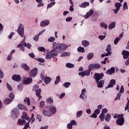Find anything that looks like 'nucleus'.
<instances>
[{
  "mask_svg": "<svg viewBox=\"0 0 129 129\" xmlns=\"http://www.w3.org/2000/svg\"><path fill=\"white\" fill-rule=\"evenodd\" d=\"M68 46L63 43H57L56 42L52 43V49L46 54V59H52L54 57L58 56V53H62L65 49H67Z\"/></svg>",
  "mask_w": 129,
  "mask_h": 129,
  "instance_id": "1",
  "label": "nucleus"
},
{
  "mask_svg": "<svg viewBox=\"0 0 129 129\" xmlns=\"http://www.w3.org/2000/svg\"><path fill=\"white\" fill-rule=\"evenodd\" d=\"M56 112V107L52 106L48 107L47 106L44 108L42 113L45 116L50 117L52 116V114H54Z\"/></svg>",
  "mask_w": 129,
  "mask_h": 129,
  "instance_id": "2",
  "label": "nucleus"
},
{
  "mask_svg": "<svg viewBox=\"0 0 129 129\" xmlns=\"http://www.w3.org/2000/svg\"><path fill=\"white\" fill-rule=\"evenodd\" d=\"M101 67V66L99 63H91L88 66V71L89 73L91 72L92 70H96V69H99Z\"/></svg>",
  "mask_w": 129,
  "mask_h": 129,
  "instance_id": "3",
  "label": "nucleus"
},
{
  "mask_svg": "<svg viewBox=\"0 0 129 129\" xmlns=\"http://www.w3.org/2000/svg\"><path fill=\"white\" fill-rule=\"evenodd\" d=\"M17 32L19 35L21 36V37H24V35L25 34V28H24V26L22 23H20L19 24V26L18 27Z\"/></svg>",
  "mask_w": 129,
  "mask_h": 129,
  "instance_id": "4",
  "label": "nucleus"
},
{
  "mask_svg": "<svg viewBox=\"0 0 129 129\" xmlns=\"http://www.w3.org/2000/svg\"><path fill=\"white\" fill-rule=\"evenodd\" d=\"M104 76V74L103 73H95L94 75V78L96 82H99V80H101L102 78Z\"/></svg>",
  "mask_w": 129,
  "mask_h": 129,
  "instance_id": "5",
  "label": "nucleus"
},
{
  "mask_svg": "<svg viewBox=\"0 0 129 129\" xmlns=\"http://www.w3.org/2000/svg\"><path fill=\"white\" fill-rule=\"evenodd\" d=\"M19 114L20 113L19 112V109H18L17 108L13 109L12 111L11 115L12 117L14 118H18Z\"/></svg>",
  "mask_w": 129,
  "mask_h": 129,
  "instance_id": "6",
  "label": "nucleus"
},
{
  "mask_svg": "<svg viewBox=\"0 0 129 129\" xmlns=\"http://www.w3.org/2000/svg\"><path fill=\"white\" fill-rule=\"evenodd\" d=\"M79 75L80 76H82V77H84V76H89V75H90V73L88 70H87L83 72L79 73Z\"/></svg>",
  "mask_w": 129,
  "mask_h": 129,
  "instance_id": "7",
  "label": "nucleus"
},
{
  "mask_svg": "<svg viewBox=\"0 0 129 129\" xmlns=\"http://www.w3.org/2000/svg\"><path fill=\"white\" fill-rule=\"evenodd\" d=\"M116 122L117 125H123V123H124V118L123 117H121V118H118Z\"/></svg>",
  "mask_w": 129,
  "mask_h": 129,
  "instance_id": "8",
  "label": "nucleus"
},
{
  "mask_svg": "<svg viewBox=\"0 0 129 129\" xmlns=\"http://www.w3.org/2000/svg\"><path fill=\"white\" fill-rule=\"evenodd\" d=\"M38 71V69H33L29 72V76L30 77H35L37 75V72Z\"/></svg>",
  "mask_w": 129,
  "mask_h": 129,
  "instance_id": "9",
  "label": "nucleus"
},
{
  "mask_svg": "<svg viewBox=\"0 0 129 129\" xmlns=\"http://www.w3.org/2000/svg\"><path fill=\"white\" fill-rule=\"evenodd\" d=\"M50 24V21L49 20H44L40 22V27H46Z\"/></svg>",
  "mask_w": 129,
  "mask_h": 129,
  "instance_id": "10",
  "label": "nucleus"
},
{
  "mask_svg": "<svg viewBox=\"0 0 129 129\" xmlns=\"http://www.w3.org/2000/svg\"><path fill=\"white\" fill-rule=\"evenodd\" d=\"M111 50V45L110 44H108L106 51V52H107L106 53V56H110V55H111V51H110Z\"/></svg>",
  "mask_w": 129,
  "mask_h": 129,
  "instance_id": "11",
  "label": "nucleus"
},
{
  "mask_svg": "<svg viewBox=\"0 0 129 129\" xmlns=\"http://www.w3.org/2000/svg\"><path fill=\"white\" fill-rule=\"evenodd\" d=\"M116 83L115 80L112 79L110 81V83L108 86L105 88L106 89H107V88H111L113 87V85H114Z\"/></svg>",
  "mask_w": 129,
  "mask_h": 129,
  "instance_id": "12",
  "label": "nucleus"
},
{
  "mask_svg": "<svg viewBox=\"0 0 129 129\" xmlns=\"http://www.w3.org/2000/svg\"><path fill=\"white\" fill-rule=\"evenodd\" d=\"M42 92V90L40 88H39L38 90H36L35 93L36 95L38 97V100L42 99V96H41V93Z\"/></svg>",
  "mask_w": 129,
  "mask_h": 129,
  "instance_id": "13",
  "label": "nucleus"
},
{
  "mask_svg": "<svg viewBox=\"0 0 129 129\" xmlns=\"http://www.w3.org/2000/svg\"><path fill=\"white\" fill-rule=\"evenodd\" d=\"M122 37H123V32H122L119 36V37L116 38L114 41V45H117V43H118V42H119V40H120V39H121V38H122Z\"/></svg>",
  "mask_w": 129,
  "mask_h": 129,
  "instance_id": "14",
  "label": "nucleus"
},
{
  "mask_svg": "<svg viewBox=\"0 0 129 129\" xmlns=\"http://www.w3.org/2000/svg\"><path fill=\"white\" fill-rule=\"evenodd\" d=\"M12 79L14 80V81L20 82V81H21V76L19 75H14L12 76Z\"/></svg>",
  "mask_w": 129,
  "mask_h": 129,
  "instance_id": "15",
  "label": "nucleus"
},
{
  "mask_svg": "<svg viewBox=\"0 0 129 129\" xmlns=\"http://www.w3.org/2000/svg\"><path fill=\"white\" fill-rule=\"evenodd\" d=\"M94 14V11H93L92 9H90V11L86 13V14L85 16V18L86 19H88L89 17H91V16H92Z\"/></svg>",
  "mask_w": 129,
  "mask_h": 129,
  "instance_id": "16",
  "label": "nucleus"
},
{
  "mask_svg": "<svg viewBox=\"0 0 129 129\" xmlns=\"http://www.w3.org/2000/svg\"><path fill=\"white\" fill-rule=\"evenodd\" d=\"M114 72H115V69H114L113 67L111 68V69L106 71V73L108 75H111V74L114 73Z\"/></svg>",
  "mask_w": 129,
  "mask_h": 129,
  "instance_id": "17",
  "label": "nucleus"
},
{
  "mask_svg": "<svg viewBox=\"0 0 129 129\" xmlns=\"http://www.w3.org/2000/svg\"><path fill=\"white\" fill-rule=\"evenodd\" d=\"M33 81V79H32V78H28L27 79H25L23 81V84H25V85H28V84H30V83H32V82Z\"/></svg>",
  "mask_w": 129,
  "mask_h": 129,
  "instance_id": "18",
  "label": "nucleus"
},
{
  "mask_svg": "<svg viewBox=\"0 0 129 129\" xmlns=\"http://www.w3.org/2000/svg\"><path fill=\"white\" fill-rule=\"evenodd\" d=\"M122 55H123V59H127V58L129 57L128 51L123 50L122 51Z\"/></svg>",
  "mask_w": 129,
  "mask_h": 129,
  "instance_id": "19",
  "label": "nucleus"
},
{
  "mask_svg": "<svg viewBox=\"0 0 129 129\" xmlns=\"http://www.w3.org/2000/svg\"><path fill=\"white\" fill-rule=\"evenodd\" d=\"M120 3L117 2L115 4V8L118 9V10H120V7H121V3L123 2V0H118Z\"/></svg>",
  "mask_w": 129,
  "mask_h": 129,
  "instance_id": "20",
  "label": "nucleus"
},
{
  "mask_svg": "<svg viewBox=\"0 0 129 129\" xmlns=\"http://www.w3.org/2000/svg\"><path fill=\"white\" fill-rule=\"evenodd\" d=\"M21 68L22 69H24L25 71H29L30 70V67H29L26 63H22L21 64Z\"/></svg>",
  "mask_w": 129,
  "mask_h": 129,
  "instance_id": "21",
  "label": "nucleus"
},
{
  "mask_svg": "<svg viewBox=\"0 0 129 129\" xmlns=\"http://www.w3.org/2000/svg\"><path fill=\"white\" fill-rule=\"evenodd\" d=\"M89 6V2H84L82 3L81 4L79 5L80 8H85L87 7H88Z\"/></svg>",
  "mask_w": 129,
  "mask_h": 129,
  "instance_id": "22",
  "label": "nucleus"
},
{
  "mask_svg": "<svg viewBox=\"0 0 129 129\" xmlns=\"http://www.w3.org/2000/svg\"><path fill=\"white\" fill-rule=\"evenodd\" d=\"M12 102H13V101L9 98H6L4 100V103L6 105L11 104Z\"/></svg>",
  "mask_w": 129,
  "mask_h": 129,
  "instance_id": "23",
  "label": "nucleus"
},
{
  "mask_svg": "<svg viewBox=\"0 0 129 129\" xmlns=\"http://www.w3.org/2000/svg\"><path fill=\"white\" fill-rule=\"evenodd\" d=\"M21 118L24 119H26V120H29V119H30V117L28 116V114L25 112H23V115L21 116Z\"/></svg>",
  "mask_w": 129,
  "mask_h": 129,
  "instance_id": "24",
  "label": "nucleus"
},
{
  "mask_svg": "<svg viewBox=\"0 0 129 129\" xmlns=\"http://www.w3.org/2000/svg\"><path fill=\"white\" fill-rule=\"evenodd\" d=\"M17 106L19 109H21V110H27V107L23 105V104H19Z\"/></svg>",
  "mask_w": 129,
  "mask_h": 129,
  "instance_id": "25",
  "label": "nucleus"
},
{
  "mask_svg": "<svg viewBox=\"0 0 129 129\" xmlns=\"http://www.w3.org/2000/svg\"><path fill=\"white\" fill-rule=\"evenodd\" d=\"M97 87L99 88H102V87H103V85L104 84V81L101 80L100 82H97Z\"/></svg>",
  "mask_w": 129,
  "mask_h": 129,
  "instance_id": "26",
  "label": "nucleus"
},
{
  "mask_svg": "<svg viewBox=\"0 0 129 129\" xmlns=\"http://www.w3.org/2000/svg\"><path fill=\"white\" fill-rule=\"evenodd\" d=\"M42 1L43 0H36V2L38 3L37 6V8H40L41 7H44V3H43Z\"/></svg>",
  "mask_w": 129,
  "mask_h": 129,
  "instance_id": "27",
  "label": "nucleus"
},
{
  "mask_svg": "<svg viewBox=\"0 0 129 129\" xmlns=\"http://www.w3.org/2000/svg\"><path fill=\"white\" fill-rule=\"evenodd\" d=\"M25 123H26V120L22 119H19L18 120V124H19V125H24Z\"/></svg>",
  "mask_w": 129,
  "mask_h": 129,
  "instance_id": "28",
  "label": "nucleus"
},
{
  "mask_svg": "<svg viewBox=\"0 0 129 129\" xmlns=\"http://www.w3.org/2000/svg\"><path fill=\"white\" fill-rule=\"evenodd\" d=\"M111 118V115H110V114L107 113V114H106V117L105 119L107 122H109V120H110Z\"/></svg>",
  "mask_w": 129,
  "mask_h": 129,
  "instance_id": "29",
  "label": "nucleus"
},
{
  "mask_svg": "<svg viewBox=\"0 0 129 129\" xmlns=\"http://www.w3.org/2000/svg\"><path fill=\"white\" fill-rule=\"evenodd\" d=\"M44 80V82L45 83V84H48V83H50V82H51V78H49V77H47L45 78Z\"/></svg>",
  "mask_w": 129,
  "mask_h": 129,
  "instance_id": "30",
  "label": "nucleus"
},
{
  "mask_svg": "<svg viewBox=\"0 0 129 129\" xmlns=\"http://www.w3.org/2000/svg\"><path fill=\"white\" fill-rule=\"evenodd\" d=\"M115 27V22H112L108 26V28L109 30H112L113 28Z\"/></svg>",
  "mask_w": 129,
  "mask_h": 129,
  "instance_id": "31",
  "label": "nucleus"
},
{
  "mask_svg": "<svg viewBox=\"0 0 129 129\" xmlns=\"http://www.w3.org/2000/svg\"><path fill=\"white\" fill-rule=\"evenodd\" d=\"M123 116V114H118L117 113H115L114 114L113 118H120Z\"/></svg>",
  "mask_w": 129,
  "mask_h": 129,
  "instance_id": "32",
  "label": "nucleus"
},
{
  "mask_svg": "<svg viewBox=\"0 0 129 129\" xmlns=\"http://www.w3.org/2000/svg\"><path fill=\"white\" fill-rule=\"evenodd\" d=\"M46 102H47V103H48V104H51V103H53V97L48 98L46 100Z\"/></svg>",
  "mask_w": 129,
  "mask_h": 129,
  "instance_id": "33",
  "label": "nucleus"
},
{
  "mask_svg": "<svg viewBox=\"0 0 129 129\" xmlns=\"http://www.w3.org/2000/svg\"><path fill=\"white\" fill-rule=\"evenodd\" d=\"M82 44L83 45V46H84V47H87V46H89V42L86 40L82 41Z\"/></svg>",
  "mask_w": 129,
  "mask_h": 129,
  "instance_id": "34",
  "label": "nucleus"
},
{
  "mask_svg": "<svg viewBox=\"0 0 129 129\" xmlns=\"http://www.w3.org/2000/svg\"><path fill=\"white\" fill-rule=\"evenodd\" d=\"M61 81V79L60 78V76H57L56 78L55 81H54V84H58Z\"/></svg>",
  "mask_w": 129,
  "mask_h": 129,
  "instance_id": "35",
  "label": "nucleus"
},
{
  "mask_svg": "<svg viewBox=\"0 0 129 129\" xmlns=\"http://www.w3.org/2000/svg\"><path fill=\"white\" fill-rule=\"evenodd\" d=\"M104 117H105V114L103 113H101L99 116L101 121H103V120H104Z\"/></svg>",
  "mask_w": 129,
  "mask_h": 129,
  "instance_id": "36",
  "label": "nucleus"
},
{
  "mask_svg": "<svg viewBox=\"0 0 129 129\" xmlns=\"http://www.w3.org/2000/svg\"><path fill=\"white\" fill-rule=\"evenodd\" d=\"M9 97L10 98V100L13 101L14 99H15V94H14V93H10Z\"/></svg>",
  "mask_w": 129,
  "mask_h": 129,
  "instance_id": "37",
  "label": "nucleus"
},
{
  "mask_svg": "<svg viewBox=\"0 0 129 129\" xmlns=\"http://www.w3.org/2000/svg\"><path fill=\"white\" fill-rule=\"evenodd\" d=\"M77 50H78V52H80L81 53H84V52H85L84 47H79L77 48Z\"/></svg>",
  "mask_w": 129,
  "mask_h": 129,
  "instance_id": "38",
  "label": "nucleus"
},
{
  "mask_svg": "<svg viewBox=\"0 0 129 129\" xmlns=\"http://www.w3.org/2000/svg\"><path fill=\"white\" fill-rule=\"evenodd\" d=\"M66 67L68 68H74V64L71 63H67L66 64Z\"/></svg>",
  "mask_w": 129,
  "mask_h": 129,
  "instance_id": "39",
  "label": "nucleus"
},
{
  "mask_svg": "<svg viewBox=\"0 0 129 129\" xmlns=\"http://www.w3.org/2000/svg\"><path fill=\"white\" fill-rule=\"evenodd\" d=\"M85 91H86V89H83L82 90V93H81V94L80 95V98H82V99H84L83 96H84V95H85V94L84 93V92H85Z\"/></svg>",
  "mask_w": 129,
  "mask_h": 129,
  "instance_id": "40",
  "label": "nucleus"
},
{
  "mask_svg": "<svg viewBox=\"0 0 129 129\" xmlns=\"http://www.w3.org/2000/svg\"><path fill=\"white\" fill-rule=\"evenodd\" d=\"M93 53H89L87 56L88 60H91V59L93 58Z\"/></svg>",
  "mask_w": 129,
  "mask_h": 129,
  "instance_id": "41",
  "label": "nucleus"
},
{
  "mask_svg": "<svg viewBox=\"0 0 129 129\" xmlns=\"http://www.w3.org/2000/svg\"><path fill=\"white\" fill-rule=\"evenodd\" d=\"M24 102H27L28 105H30L31 104V102L30 101V98L28 97H26L24 100Z\"/></svg>",
  "mask_w": 129,
  "mask_h": 129,
  "instance_id": "42",
  "label": "nucleus"
},
{
  "mask_svg": "<svg viewBox=\"0 0 129 129\" xmlns=\"http://www.w3.org/2000/svg\"><path fill=\"white\" fill-rule=\"evenodd\" d=\"M17 47L18 48H20V49L22 51H23V52H24V51H25V47H24V45L21 44H19L18 45Z\"/></svg>",
  "mask_w": 129,
  "mask_h": 129,
  "instance_id": "43",
  "label": "nucleus"
},
{
  "mask_svg": "<svg viewBox=\"0 0 129 129\" xmlns=\"http://www.w3.org/2000/svg\"><path fill=\"white\" fill-rule=\"evenodd\" d=\"M120 96H121V94H120V93H117V96L115 98V101H116V100H120Z\"/></svg>",
  "mask_w": 129,
  "mask_h": 129,
  "instance_id": "44",
  "label": "nucleus"
},
{
  "mask_svg": "<svg viewBox=\"0 0 129 129\" xmlns=\"http://www.w3.org/2000/svg\"><path fill=\"white\" fill-rule=\"evenodd\" d=\"M56 4L55 2H51L49 3L47 6V9H49L50 8H52L53 6H54V5Z\"/></svg>",
  "mask_w": 129,
  "mask_h": 129,
  "instance_id": "45",
  "label": "nucleus"
},
{
  "mask_svg": "<svg viewBox=\"0 0 129 129\" xmlns=\"http://www.w3.org/2000/svg\"><path fill=\"white\" fill-rule=\"evenodd\" d=\"M100 26L101 27V28H104L105 29H107V25H106V24L103 23V22H101L100 23Z\"/></svg>",
  "mask_w": 129,
  "mask_h": 129,
  "instance_id": "46",
  "label": "nucleus"
},
{
  "mask_svg": "<svg viewBox=\"0 0 129 129\" xmlns=\"http://www.w3.org/2000/svg\"><path fill=\"white\" fill-rule=\"evenodd\" d=\"M44 106H45V101H40L39 104V107H40V108H43Z\"/></svg>",
  "mask_w": 129,
  "mask_h": 129,
  "instance_id": "47",
  "label": "nucleus"
},
{
  "mask_svg": "<svg viewBox=\"0 0 129 129\" xmlns=\"http://www.w3.org/2000/svg\"><path fill=\"white\" fill-rule=\"evenodd\" d=\"M83 112L82 111H78L76 114L77 117H80V116H81V115H82Z\"/></svg>",
  "mask_w": 129,
  "mask_h": 129,
  "instance_id": "48",
  "label": "nucleus"
},
{
  "mask_svg": "<svg viewBox=\"0 0 129 129\" xmlns=\"http://www.w3.org/2000/svg\"><path fill=\"white\" fill-rule=\"evenodd\" d=\"M63 85L65 88H68L71 85V84L70 82H65Z\"/></svg>",
  "mask_w": 129,
  "mask_h": 129,
  "instance_id": "49",
  "label": "nucleus"
},
{
  "mask_svg": "<svg viewBox=\"0 0 129 129\" xmlns=\"http://www.w3.org/2000/svg\"><path fill=\"white\" fill-rule=\"evenodd\" d=\"M24 45L25 46V47H27V48H28V49H30V48H31V47H32V45H31V44H30V43L27 44L26 42L24 43Z\"/></svg>",
  "mask_w": 129,
  "mask_h": 129,
  "instance_id": "50",
  "label": "nucleus"
},
{
  "mask_svg": "<svg viewBox=\"0 0 129 129\" xmlns=\"http://www.w3.org/2000/svg\"><path fill=\"white\" fill-rule=\"evenodd\" d=\"M7 87L9 91H13V88H12V86L9 84V83H7Z\"/></svg>",
  "mask_w": 129,
  "mask_h": 129,
  "instance_id": "51",
  "label": "nucleus"
},
{
  "mask_svg": "<svg viewBox=\"0 0 129 129\" xmlns=\"http://www.w3.org/2000/svg\"><path fill=\"white\" fill-rule=\"evenodd\" d=\"M38 50L40 52H45V50H46V49H45V47H38Z\"/></svg>",
  "mask_w": 129,
  "mask_h": 129,
  "instance_id": "52",
  "label": "nucleus"
},
{
  "mask_svg": "<svg viewBox=\"0 0 129 129\" xmlns=\"http://www.w3.org/2000/svg\"><path fill=\"white\" fill-rule=\"evenodd\" d=\"M66 56H70V52H63L61 55V57H65Z\"/></svg>",
  "mask_w": 129,
  "mask_h": 129,
  "instance_id": "53",
  "label": "nucleus"
},
{
  "mask_svg": "<svg viewBox=\"0 0 129 129\" xmlns=\"http://www.w3.org/2000/svg\"><path fill=\"white\" fill-rule=\"evenodd\" d=\"M128 8L127 7V3L126 2H125L123 4V10L124 11V10H127Z\"/></svg>",
  "mask_w": 129,
  "mask_h": 129,
  "instance_id": "54",
  "label": "nucleus"
},
{
  "mask_svg": "<svg viewBox=\"0 0 129 129\" xmlns=\"http://www.w3.org/2000/svg\"><path fill=\"white\" fill-rule=\"evenodd\" d=\"M55 40V37H50L49 38H48V42H54Z\"/></svg>",
  "mask_w": 129,
  "mask_h": 129,
  "instance_id": "55",
  "label": "nucleus"
},
{
  "mask_svg": "<svg viewBox=\"0 0 129 129\" xmlns=\"http://www.w3.org/2000/svg\"><path fill=\"white\" fill-rule=\"evenodd\" d=\"M40 77L42 80H44L45 79V73L44 72H42L40 74Z\"/></svg>",
  "mask_w": 129,
  "mask_h": 129,
  "instance_id": "56",
  "label": "nucleus"
},
{
  "mask_svg": "<svg viewBox=\"0 0 129 129\" xmlns=\"http://www.w3.org/2000/svg\"><path fill=\"white\" fill-rule=\"evenodd\" d=\"M37 119L39 121H41L42 120V115L40 114L37 115Z\"/></svg>",
  "mask_w": 129,
  "mask_h": 129,
  "instance_id": "57",
  "label": "nucleus"
},
{
  "mask_svg": "<svg viewBox=\"0 0 129 129\" xmlns=\"http://www.w3.org/2000/svg\"><path fill=\"white\" fill-rule=\"evenodd\" d=\"M37 61H38V62H40L41 63H44L45 62V59L42 58H37Z\"/></svg>",
  "mask_w": 129,
  "mask_h": 129,
  "instance_id": "58",
  "label": "nucleus"
},
{
  "mask_svg": "<svg viewBox=\"0 0 129 129\" xmlns=\"http://www.w3.org/2000/svg\"><path fill=\"white\" fill-rule=\"evenodd\" d=\"M29 57H30V58H35V54H34V52H31L30 53L28 54Z\"/></svg>",
  "mask_w": 129,
  "mask_h": 129,
  "instance_id": "59",
  "label": "nucleus"
},
{
  "mask_svg": "<svg viewBox=\"0 0 129 129\" xmlns=\"http://www.w3.org/2000/svg\"><path fill=\"white\" fill-rule=\"evenodd\" d=\"M124 92V89L123 88V86H121L119 91V92H120L119 93H123Z\"/></svg>",
  "mask_w": 129,
  "mask_h": 129,
  "instance_id": "60",
  "label": "nucleus"
},
{
  "mask_svg": "<svg viewBox=\"0 0 129 129\" xmlns=\"http://www.w3.org/2000/svg\"><path fill=\"white\" fill-rule=\"evenodd\" d=\"M98 38L100 39V40H101V41H102V40H103L105 38V35H100L98 36Z\"/></svg>",
  "mask_w": 129,
  "mask_h": 129,
  "instance_id": "61",
  "label": "nucleus"
},
{
  "mask_svg": "<svg viewBox=\"0 0 129 129\" xmlns=\"http://www.w3.org/2000/svg\"><path fill=\"white\" fill-rule=\"evenodd\" d=\"M73 127V126L72 125V124L71 123H68L67 124V128H68V129H72Z\"/></svg>",
  "mask_w": 129,
  "mask_h": 129,
  "instance_id": "62",
  "label": "nucleus"
},
{
  "mask_svg": "<svg viewBox=\"0 0 129 129\" xmlns=\"http://www.w3.org/2000/svg\"><path fill=\"white\" fill-rule=\"evenodd\" d=\"M34 41H38L39 40V35H36L33 37Z\"/></svg>",
  "mask_w": 129,
  "mask_h": 129,
  "instance_id": "63",
  "label": "nucleus"
},
{
  "mask_svg": "<svg viewBox=\"0 0 129 129\" xmlns=\"http://www.w3.org/2000/svg\"><path fill=\"white\" fill-rule=\"evenodd\" d=\"M128 106H129V99L128 100V101L126 104V106L125 107V110H127V109H128Z\"/></svg>",
  "mask_w": 129,
  "mask_h": 129,
  "instance_id": "64",
  "label": "nucleus"
}]
</instances>
